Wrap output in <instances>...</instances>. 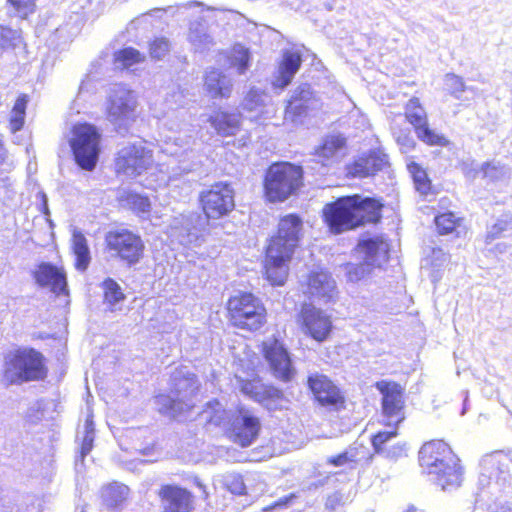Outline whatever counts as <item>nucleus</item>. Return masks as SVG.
Segmentation results:
<instances>
[{
    "instance_id": "obj_1",
    "label": "nucleus",
    "mask_w": 512,
    "mask_h": 512,
    "mask_svg": "<svg viewBox=\"0 0 512 512\" xmlns=\"http://www.w3.org/2000/svg\"><path fill=\"white\" fill-rule=\"evenodd\" d=\"M303 231L302 219L296 214L282 217L278 231L266 249L265 274L272 285L281 286L288 276V262L298 246Z\"/></svg>"
},
{
    "instance_id": "obj_2",
    "label": "nucleus",
    "mask_w": 512,
    "mask_h": 512,
    "mask_svg": "<svg viewBox=\"0 0 512 512\" xmlns=\"http://www.w3.org/2000/svg\"><path fill=\"white\" fill-rule=\"evenodd\" d=\"M381 207L375 199L353 195L326 204L323 214L331 231L341 233L365 223L378 222L381 218Z\"/></svg>"
},
{
    "instance_id": "obj_3",
    "label": "nucleus",
    "mask_w": 512,
    "mask_h": 512,
    "mask_svg": "<svg viewBox=\"0 0 512 512\" xmlns=\"http://www.w3.org/2000/svg\"><path fill=\"white\" fill-rule=\"evenodd\" d=\"M203 416L209 423L216 426L230 424L234 442L242 447H247L253 443L261 427L259 419L244 409L239 410L238 415L231 421L230 413L217 400L206 404Z\"/></svg>"
},
{
    "instance_id": "obj_4",
    "label": "nucleus",
    "mask_w": 512,
    "mask_h": 512,
    "mask_svg": "<svg viewBox=\"0 0 512 512\" xmlns=\"http://www.w3.org/2000/svg\"><path fill=\"white\" fill-rule=\"evenodd\" d=\"M302 184V169L290 163H274L266 172L264 195L271 203L283 202Z\"/></svg>"
},
{
    "instance_id": "obj_5",
    "label": "nucleus",
    "mask_w": 512,
    "mask_h": 512,
    "mask_svg": "<svg viewBox=\"0 0 512 512\" xmlns=\"http://www.w3.org/2000/svg\"><path fill=\"white\" fill-rule=\"evenodd\" d=\"M193 143L194 138L192 136H166L162 150L171 156L177 157L179 159V166L172 168L169 174L161 170L155 180L148 178L145 186L150 189L164 187L177 175L191 172L197 165L195 162L196 152L192 148Z\"/></svg>"
},
{
    "instance_id": "obj_6",
    "label": "nucleus",
    "mask_w": 512,
    "mask_h": 512,
    "mask_svg": "<svg viewBox=\"0 0 512 512\" xmlns=\"http://www.w3.org/2000/svg\"><path fill=\"white\" fill-rule=\"evenodd\" d=\"M227 309L231 322L240 329L258 330L266 321L262 302L251 293H239L228 300Z\"/></svg>"
},
{
    "instance_id": "obj_7",
    "label": "nucleus",
    "mask_w": 512,
    "mask_h": 512,
    "mask_svg": "<svg viewBox=\"0 0 512 512\" xmlns=\"http://www.w3.org/2000/svg\"><path fill=\"white\" fill-rule=\"evenodd\" d=\"M44 376L42 356L33 349L18 350L7 358L4 377L10 384L39 380Z\"/></svg>"
},
{
    "instance_id": "obj_8",
    "label": "nucleus",
    "mask_w": 512,
    "mask_h": 512,
    "mask_svg": "<svg viewBox=\"0 0 512 512\" xmlns=\"http://www.w3.org/2000/svg\"><path fill=\"white\" fill-rule=\"evenodd\" d=\"M484 466L487 469L494 468L498 465V473L494 481H487L489 493L493 497V503L489 505L492 512H511L512 502L511 498L512 489L507 482L511 476L508 471L509 459L506 455L501 453H494L487 456L483 460Z\"/></svg>"
},
{
    "instance_id": "obj_9",
    "label": "nucleus",
    "mask_w": 512,
    "mask_h": 512,
    "mask_svg": "<svg viewBox=\"0 0 512 512\" xmlns=\"http://www.w3.org/2000/svg\"><path fill=\"white\" fill-rule=\"evenodd\" d=\"M106 113L117 130H127L137 118L135 93L123 85H115L110 90Z\"/></svg>"
},
{
    "instance_id": "obj_10",
    "label": "nucleus",
    "mask_w": 512,
    "mask_h": 512,
    "mask_svg": "<svg viewBox=\"0 0 512 512\" xmlns=\"http://www.w3.org/2000/svg\"><path fill=\"white\" fill-rule=\"evenodd\" d=\"M100 134L93 125L78 124L72 129L69 140L77 164L85 170L96 166L99 156Z\"/></svg>"
},
{
    "instance_id": "obj_11",
    "label": "nucleus",
    "mask_w": 512,
    "mask_h": 512,
    "mask_svg": "<svg viewBox=\"0 0 512 512\" xmlns=\"http://www.w3.org/2000/svg\"><path fill=\"white\" fill-rule=\"evenodd\" d=\"M153 151L144 141L124 145L117 153L115 169L118 174L135 178L152 167Z\"/></svg>"
},
{
    "instance_id": "obj_12",
    "label": "nucleus",
    "mask_w": 512,
    "mask_h": 512,
    "mask_svg": "<svg viewBox=\"0 0 512 512\" xmlns=\"http://www.w3.org/2000/svg\"><path fill=\"white\" fill-rule=\"evenodd\" d=\"M173 380L175 381L174 390L177 398L162 394L155 398V403L160 413L176 417L191 407L190 404L184 402V399L192 395L198 389V386L195 375L188 372L179 371L174 375Z\"/></svg>"
},
{
    "instance_id": "obj_13",
    "label": "nucleus",
    "mask_w": 512,
    "mask_h": 512,
    "mask_svg": "<svg viewBox=\"0 0 512 512\" xmlns=\"http://www.w3.org/2000/svg\"><path fill=\"white\" fill-rule=\"evenodd\" d=\"M105 243L113 255L128 264H136L143 255L144 243L141 237L127 229L109 231Z\"/></svg>"
},
{
    "instance_id": "obj_14",
    "label": "nucleus",
    "mask_w": 512,
    "mask_h": 512,
    "mask_svg": "<svg viewBox=\"0 0 512 512\" xmlns=\"http://www.w3.org/2000/svg\"><path fill=\"white\" fill-rule=\"evenodd\" d=\"M236 379L240 391L267 410L276 411L287 407L288 400L279 389L263 384L258 378L244 380L236 376Z\"/></svg>"
},
{
    "instance_id": "obj_15",
    "label": "nucleus",
    "mask_w": 512,
    "mask_h": 512,
    "mask_svg": "<svg viewBox=\"0 0 512 512\" xmlns=\"http://www.w3.org/2000/svg\"><path fill=\"white\" fill-rule=\"evenodd\" d=\"M200 202L207 218L219 219L234 209V191L227 183H216L201 193Z\"/></svg>"
},
{
    "instance_id": "obj_16",
    "label": "nucleus",
    "mask_w": 512,
    "mask_h": 512,
    "mask_svg": "<svg viewBox=\"0 0 512 512\" xmlns=\"http://www.w3.org/2000/svg\"><path fill=\"white\" fill-rule=\"evenodd\" d=\"M300 323L302 332L319 343L329 338L333 328L331 316L311 304L302 306Z\"/></svg>"
},
{
    "instance_id": "obj_17",
    "label": "nucleus",
    "mask_w": 512,
    "mask_h": 512,
    "mask_svg": "<svg viewBox=\"0 0 512 512\" xmlns=\"http://www.w3.org/2000/svg\"><path fill=\"white\" fill-rule=\"evenodd\" d=\"M321 108L320 99L307 84L297 87L288 100L284 119L297 124L313 111Z\"/></svg>"
},
{
    "instance_id": "obj_18",
    "label": "nucleus",
    "mask_w": 512,
    "mask_h": 512,
    "mask_svg": "<svg viewBox=\"0 0 512 512\" xmlns=\"http://www.w3.org/2000/svg\"><path fill=\"white\" fill-rule=\"evenodd\" d=\"M376 387L383 395L382 409L383 415L387 419L386 425L396 427L405 418L403 389L399 384L387 381L377 382Z\"/></svg>"
},
{
    "instance_id": "obj_19",
    "label": "nucleus",
    "mask_w": 512,
    "mask_h": 512,
    "mask_svg": "<svg viewBox=\"0 0 512 512\" xmlns=\"http://www.w3.org/2000/svg\"><path fill=\"white\" fill-rule=\"evenodd\" d=\"M263 353L274 375L283 380L289 381L295 374L289 354L286 348L278 339L269 337L263 342Z\"/></svg>"
},
{
    "instance_id": "obj_20",
    "label": "nucleus",
    "mask_w": 512,
    "mask_h": 512,
    "mask_svg": "<svg viewBox=\"0 0 512 512\" xmlns=\"http://www.w3.org/2000/svg\"><path fill=\"white\" fill-rule=\"evenodd\" d=\"M407 120L414 126L418 138L428 145L445 146L443 135L431 130L427 125V115L418 98H411L405 108Z\"/></svg>"
},
{
    "instance_id": "obj_21",
    "label": "nucleus",
    "mask_w": 512,
    "mask_h": 512,
    "mask_svg": "<svg viewBox=\"0 0 512 512\" xmlns=\"http://www.w3.org/2000/svg\"><path fill=\"white\" fill-rule=\"evenodd\" d=\"M446 461H454V453L443 441L425 443L419 451V462L423 469L430 472H439V467Z\"/></svg>"
},
{
    "instance_id": "obj_22",
    "label": "nucleus",
    "mask_w": 512,
    "mask_h": 512,
    "mask_svg": "<svg viewBox=\"0 0 512 512\" xmlns=\"http://www.w3.org/2000/svg\"><path fill=\"white\" fill-rule=\"evenodd\" d=\"M163 512H191L193 497L189 491L176 485H164L159 491Z\"/></svg>"
},
{
    "instance_id": "obj_23",
    "label": "nucleus",
    "mask_w": 512,
    "mask_h": 512,
    "mask_svg": "<svg viewBox=\"0 0 512 512\" xmlns=\"http://www.w3.org/2000/svg\"><path fill=\"white\" fill-rule=\"evenodd\" d=\"M356 252L368 266L381 267L388 261L389 244L383 236H375L359 242Z\"/></svg>"
},
{
    "instance_id": "obj_24",
    "label": "nucleus",
    "mask_w": 512,
    "mask_h": 512,
    "mask_svg": "<svg viewBox=\"0 0 512 512\" xmlns=\"http://www.w3.org/2000/svg\"><path fill=\"white\" fill-rule=\"evenodd\" d=\"M34 278L38 285L49 288L57 295L68 294L66 274L62 268L42 263L35 270Z\"/></svg>"
},
{
    "instance_id": "obj_25",
    "label": "nucleus",
    "mask_w": 512,
    "mask_h": 512,
    "mask_svg": "<svg viewBox=\"0 0 512 512\" xmlns=\"http://www.w3.org/2000/svg\"><path fill=\"white\" fill-rule=\"evenodd\" d=\"M309 388L323 406H337L342 403L339 389L324 375L315 374L308 379Z\"/></svg>"
},
{
    "instance_id": "obj_26",
    "label": "nucleus",
    "mask_w": 512,
    "mask_h": 512,
    "mask_svg": "<svg viewBox=\"0 0 512 512\" xmlns=\"http://www.w3.org/2000/svg\"><path fill=\"white\" fill-rule=\"evenodd\" d=\"M193 217L181 215L175 218L171 225L170 235L184 246L196 247L201 245L202 237L196 228H192Z\"/></svg>"
},
{
    "instance_id": "obj_27",
    "label": "nucleus",
    "mask_w": 512,
    "mask_h": 512,
    "mask_svg": "<svg viewBox=\"0 0 512 512\" xmlns=\"http://www.w3.org/2000/svg\"><path fill=\"white\" fill-rule=\"evenodd\" d=\"M307 293L324 302L331 301L336 295L334 279L326 272H318L310 275Z\"/></svg>"
},
{
    "instance_id": "obj_28",
    "label": "nucleus",
    "mask_w": 512,
    "mask_h": 512,
    "mask_svg": "<svg viewBox=\"0 0 512 512\" xmlns=\"http://www.w3.org/2000/svg\"><path fill=\"white\" fill-rule=\"evenodd\" d=\"M346 151V140L339 134L328 135L321 146L316 150V156L323 162V165H329L339 161Z\"/></svg>"
},
{
    "instance_id": "obj_29",
    "label": "nucleus",
    "mask_w": 512,
    "mask_h": 512,
    "mask_svg": "<svg viewBox=\"0 0 512 512\" xmlns=\"http://www.w3.org/2000/svg\"><path fill=\"white\" fill-rule=\"evenodd\" d=\"M429 475L434 479L443 490L453 489L460 486L462 481V468L459 465V459L454 454V461H446V464L439 467V472H430Z\"/></svg>"
},
{
    "instance_id": "obj_30",
    "label": "nucleus",
    "mask_w": 512,
    "mask_h": 512,
    "mask_svg": "<svg viewBox=\"0 0 512 512\" xmlns=\"http://www.w3.org/2000/svg\"><path fill=\"white\" fill-rule=\"evenodd\" d=\"M301 55L296 51H286L283 55V60L278 68V75L273 81V85L277 88H285L288 86L294 75L297 73L301 66Z\"/></svg>"
},
{
    "instance_id": "obj_31",
    "label": "nucleus",
    "mask_w": 512,
    "mask_h": 512,
    "mask_svg": "<svg viewBox=\"0 0 512 512\" xmlns=\"http://www.w3.org/2000/svg\"><path fill=\"white\" fill-rule=\"evenodd\" d=\"M450 262V255L441 248H433L422 260V269L426 270L433 283H437L443 276V270Z\"/></svg>"
},
{
    "instance_id": "obj_32",
    "label": "nucleus",
    "mask_w": 512,
    "mask_h": 512,
    "mask_svg": "<svg viewBox=\"0 0 512 512\" xmlns=\"http://www.w3.org/2000/svg\"><path fill=\"white\" fill-rule=\"evenodd\" d=\"M71 250L75 256V268L85 271L91 261L90 249L85 235L76 227L71 230Z\"/></svg>"
},
{
    "instance_id": "obj_33",
    "label": "nucleus",
    "mask_w": 512,
    "mask_h": 512,
    "mask_svg": "<svg viewBox=\"0 0 512 512\" xmlns=\"http://www.w3.org/2000/svg\"><path fill=\"white\" fill-rule=\"evenodd\" d=\"M205 89L213 98L229 97L232 91V81L218 69H211L205 76Z\"/></svg>"
},
{
    "instance_id": "obj_34",
    "label": "nucleus",
    "mask_w": 512,
    "mask_h": 512,
    "mask_svg": "<svg viewBox=\"0 0 512 512\" xmlns=\"http://www.w3.org/2000/svg\"><path fill=\"white\" fill-rule=\"evenodd\" d=\"M209 121L218 134L229 136L234 135L238 131L240 115L227 113L225 111H217L210 117Z\"/></svg>"
},
{
    "instance_id": "obj_35",
    "label": "nucleus",
    "mask_w": 512,
    "mask_h": 512,
    "mask_svg": "<svg viewBox=\"0 0 512 512\" xmlns=\"http://www.w3.org/2000/svg\"><path fill=\"white\" fill-rule=\"evenodd\" d=\"M119 201L123 206L130 208L141 217H146L150 213L151 203L146 196L130 191H123L119 195Z\"/></svg>"
},
{
    "instance_id": "obj_36",
    "label": "nucleus",
    "mask_w": 512,
    "mask_h": 512,
    "mask_svg": "<svg viewBox=\"0 0 512 512\" xmlns=\"http://www.w3.org/2000/svg\"><path fill=\"white\" fill-rule=\"evenodd\" d=\"M188 39L196 51L209 50L213 45V38L207 33L206 26L201 22L192 23L189 29Z\"/></svg>"
},
{
    "instance_id": "obj_37",
    "label": "nucleus",
    "mask_w": 512,
    "mask_h": 512,
    "mask_svg": "<svg viewBox=\"0 0 512 512\" xmlns=\"http://www.w3.org/2000/svg\"><path fill=\"white\" fill-rule=\"evenodd\" d=\"M229 67L235 68L239 74H244L250 66V53L241 44H236L229 51L227 56Z\"/></svg>"
},
{
    "instance_id": "obj_38",
    "label": "nucleus",
    "mask_w": 512,
    "mask_h": 512,
    "mask_svg": "<svg viewBox=\"0 0 512 512\" xmlns=\"http://www.w3.org/2000/svg\"><path fill=\"white\" fill-rule=\"evenodd\" d=\"M268 96L260 89L251 88L243 101V109L255 113L251 118L257 119L263 113Z\"/></svg>"
},
{
    "instance_id": "obj_39",
    "label": "nucleus",
    "mask_w": 512,
    "mask_h": 512,
    "mask_svg": "<svg viewBox=\"0 0 512 512\" xmlns=\"http://www.w3.org/2000/svg\"><path fill=\"white\" fill-rule=\"evenodd\" d=\"M129 494V488L126 485L112 483L103 488L102 497L109 507H117L124 502Z\"/></svg>"
},
{
    "instance_id": "obj_40",
    "label": "nucleus",
    "mask_w": 512,
    "mask_h": 512,
    "mask_svg": "<svg viewBox=\"0 0 512 512\" xmlns=\"http://www.w3.org/2000/svg\"><path fill=\"white\" fill-rule=\"evenodd\" d=\"M407 169L413 178L416 190L423 196L428 195L432 186L426 171L414 161L407 162Z\"/></svg>"
},
{
    "instance_id": "obj_41",
    "label": "nucleus",
    "mask_w": 512,
    "mask_h": 512,
    "mask_svg": "<svg viewBox=\"0 0 512 512\" xmlns=\"http://www.w3.org/2000/svg\"><path fill=\"white\" fill-rule=\"evenodd\" d=\"M477 174H481L483 178L495 182L508 178L509 169L499 161H489L483 163L473 177Z\"/></svg>"
},
{
    "instance_id": "obj_42",
    "label": "nucleus",
    "mask_w": 512,
    "mask_h": 512,
    "mask_svg": "<svg viewBox=\"0 0 512 512\" xmlns=\"http://www.w3.org/2000/svg\"><path fill=\"white\" fill-rule=\"evenodd\" d=\"M28 103L26 95L17 98L10 116V130L15 133L24 125L25 111Z\"/></svg>"
},
{
    "instance_id": "obj_43",
    "label": "nucleus",
    "mask_w": 512,
    "mask_h": 512,
    "mask_svg": "<svg viewBox=\"0 0 512 512\" xmlns=\"http://www.w3.org/2000/svg\"><path fill=\"white\" fill-rule=\"evenodd\" d=\"M143 59L144 56L134 48H125L115 54V63L121 68H129Z\"/></svg>"
},
{
    "instance_id": "obj_44",
    "label": "nucleus",
    "mask_w": 512,
    "mask_h": 512,
    "mask_svg": "<svg viewBox=\"0 0 512 512\" xmlns=\"http://www.w3.org/2000/svg\"><path fill=\"white\" fill-rule=\"evenodd\" d=\"M461 219L452 212H446L435 217V224L440 234L452 233L459 225Z\"/></svg>"
},
{
    "instance_id": "obj_45",
    "label": "nucleus",
    "mask_w": 512,
    "mask_h": 512,
    "mask_svg": "<svg viewBox=\"0 0 512 512\" xmlns=\"http://www.w3.org/2000/svg\"><path fill=\"white\" fill-rule=\"evenodd\" d=\"M359 448L349 447L343 453L327 458V463L335 467L348 466L358 462Z\"/></svg>"
},
{
    "instance_id": "obj_46",
    "label": "nucleus",
    "mask_w": 512,
    "mask_h": 512,
    "mask_svg": "<svg viewBox=\"0 0 512 512\" xmlns=\"http://www.w3.org/2000/svg\"><path fill=\"white\" fill-rule=\"evenodd\" d=\"M445 89L456 99H462V94L468 89L462 77L448 73L444 77Z\"/></svg>"
},
{
    "instance_id": "obj_47",
    "label": "nucleus",
    "mask_w": 512,
    "mask_h": 512,
    "mask_svg": "<svg viewBox=\"0 0 512 512\" xmlns=\"http://www.w3.org/2000/svg\"><path fill=\"white\" fill-rule=\"evenodd\" d=\"M105 301L114 306L124 300V294L120 286L112 279H107L103 282Z\"/></svg>"
},
{
    "instance_id": "obj_48",
    "label": "nucleus",
    "mask_w": 512,
    "mask_h": 512,
    "mask_svg": "<svg viewBox=\"0 0 512 512\" xmlns=\"http://www.w3.org/2000/svg\"><path fill=\"white\" fill-rule=\"evenodd\" d=\"M84 436L81 444V456L84 458L92 449L94 441V423L92 415L89 414L84 424Z\"/></svg>"
},
{
    "instance_id": "obj_49",
    "label": "nucleus",
    "mask_w": 512,
    "mask_h": 512,
    "mask_svg": "<svg viewBox=\"0 0 512 512\" xmlns=\"http://www.w3.org/2000/svg\"><path fill=\"white\" fill-rule=\"evenodd\" d=\"M372 266H368L367 263L360 264H347L345 266L346 276L348 281L350 282H358L363 279L366 275H368L371 271Z\"/></svg>"
},
{
    "instance_id": "obj_50",
    "label": "nucleus",
    "mask_w": 512,
    "mask_h": 512,
    "mask_svg": "<svg viewBox=\"0 0 512 512\" xmlns=\"http://www.w3.org/2000/svg\"><path fill=\"white\" fill-rule=\"evenodd\" d=\"M363 158L366 159L369 175L383 169L387 164V156L379 151H373Z\"/></svg>"
},
{
    "instance_id": "obj_51",
    "label": "nucleus",
    "mask_w": 512,
    "mask_h": 512,
    "mask_svg": "<svg viewBox=\"0 0 512 512\" xmlns=\"http://www.w3.org/2000/svg\"><path fill=\"white\" fill-rule=\"evenodd\" d=\"M0 48L15 47L21 42L20 33L17 30L0 26Z\"/></svg>"
},
{
    "instance_id": "obj_52",
    "label": "nucleus",
    "mask_w": 512,
    "mask_h": 512,
    "mask_svg": "<svg viewBox=\"0 0 512 512\" xmlns=\"http://www.w3.org/2000/svg\"><path fill=\"white\" fill-rule=\"evenodd\" d=\"M512 227V216L506 215L502 219H498L487 232V239L494 240L498 238L503 232Z\"/></svg>"
},
{
    "instance_id": "obj_53",
    "label": "nucleus",
    "mask_w": 512,
    "mask_h": 512,
    "mask_svg": "<svg viewBox=\"0 0 512 512\" xmlns=\"http://www.w3.org/2000/svg\"><path fill=\"white\" fill-rule=\"evenodd\" d=\"M224 484L232 494L243 495L245 493L246 487L242 477L239 475L226 476Z\"/></svg>"
},
{
    "instance_id": "obj_54",
    "label": "nucleus",
    "mask_w": 512,
    "mask_h": 512,
    "mask_svg": "<svg viewBox=\"0 0 512 512\" xmlns=\"http://www.w3.org/2000/svg\"><path fill=\"white\" fill-rule=\"evenodd\" d=\"M167 107L174 112L178 107L184 104V94L179 87H173L165 97Z\"/></svg>"
},
{
    "instance_id": "obj_55",
    "label": "nucleus",
    "mask_w": 512,
    "mask_h": 512,
    "mask_svg": "<svg viewBox=\"0 0 512 512\" xmlns=\"http://www.w3.org/2000/svg\"><path fill=\"white\" fill-rule=\"evenodd\" d=\"M170 49V44L165 38H158L150 45V55L152 58L161 59Z\"/></svg>"
},
{
    "instance_id": "obj_56",
    "label": "nucleus",
    "mask_w": 512,
    "mask_h": 512,
    "mask_svg": "<svg viewBox=\"0 0 512 512\" xmlns=\"http://www.w3.org/2000/svg\"><path fill=\"white\" fill-rule=\"evenodd\" d=\"M347 173L352 177L369 176L367 162L363 157H359L352 164L347 166Z\"/></svg>"
},
{
    "instance_id": "obj_57",
    "label": "nucleus",
    "mask_w": 512,
    "mask_h": 512,
    "mask_svg": "<svg viewBox=\"0 0 512 512\" xmlns=\"http://www.w3.org/2000/svg\"><path fill=\"white\" fill-rule=\"evenodd\" d=\"M19 16L26 17L34 11L35 0H8Z\"/></svg>"
},
{
    "instance_id": "obj_58",
    "label": "nucleus",
    "mask_w": 512,
    "mask_h": 512,
    "mask_svg": "<svg viewBox=\"0 0 512 512\" xmlns=\"http://www.w3.org/2000/svg\"><path fill=\"white\" fill-rule=\"evenodd\" d=\"M397 435L395 429L388 431H381L377 433L372 440V444L377 452L383 450V445L389 441L391 438H394Z\"/></svg>"
},
{
    "instance_id": "obj_59",
    "label": "nucleus",
    "mask_w": 512,
    "mask_h": 512,
    "mask_svg": "<svg viewBox=\"0 0 512 512\" xmlns=\"http://www.w3.org/2000/svg\"><path fill=\"white\" fill-rule=\"evenodd\" d=\"M396 142L403 153L412 151L415 146L414 139L407 133H401L396 136Z\"/></svg>"
},
{
    "instance_id": "obj_60",
    "label": "nucleus",
    "mask_w": 512,
    "mask_h": 512,
    "mask_svg": "<svg viewBox=\"0 0 512 512\" xmlns=\"http://www.w3.org/2000/svg\"><path fill=\"white\" fill-rule=\"evenodd\" d=\"M166 125L169 127V129L171 131L177 132L179 130V132H180L182 130V127L185 126L186 124L184 123V118H183L181 123H179V124H175L172 120H168L166 122Z\"/></svg>"
},
{
    "instance_id": "obj_61",
    "label": "nucleus",
    "mask_w": 512,
    "mask_h": 512,
    "mask_svg": "<svg viewBox=\"0 0 512 512\" xmlns=\"http://www.w3.org/2000/svg\"><path fill=\"white\" fill-rule=\"evenodd\" d=\"M43 206H44V213L46 215H48L49 214V209H48V206H47V199H46L45 195H43Z\"/></svg>"
},
{
    "instance_id": "obj_62",
    "label": "nucleus",
    "mask_w": 512,
    "mask_h": 512,
    "mask_svg": "<svg viewBox=\"0 0 512 512\" xmlns=\"http://www.w3.org/2000/svg\"><path fill=\"white\" fill-rule=\"evenodd\" d=\"M488 478H490V476H487V475H485L484 473H482V474H481V476H480V484H481V485H485V482H486V480H487Z\"/></svg>"
},
{
    "instance_id": "obj_63",
    "label": "nucleus",
    "mask_w": 512,
    "mask_h": 512,
    "mask_svg": "<svg viewBox=\"0 0 512 512\" xmlns=\"http://www.w3.org/2000/svg\"><path fill=\"white\" fill-rule=\"evenodd\" d=\"M195 484H196L197 487L202 489L203 492L205 493V487H204V485L202 484V482L199 479H195Z\"/></svg>"
},
{
    "instance_id": "obj_64",
    "label": "nucleus",
    "mask_w": 512,
    "mask_h": 512,
    "mask_svg": "<svg viewBox=\"0 0 512 512\" xmlns=\"http://www.w3.org/2000/svg\"><path fill=\"white\" fill-rule=\"evenodd\" d=\"M406 512H419V511L416 508H414V507H410V508L407 509Z\"/></svg>"
}]
</instances>
